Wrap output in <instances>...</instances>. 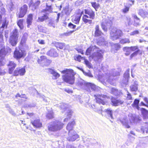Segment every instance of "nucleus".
<instances>
[{
  "label": "nucleus",
  "instance_id": "obj_1",
  "mask_svg": "<svg viewBox=\"0 0 148 148\" xmlns=\"http://www.w3.org/2000/svg\"><path fill=\"white\" fill-rule=\"evenodd\" d=\"M65 74L62 76L63 79L65 82L70 84H73L75 82V75L76 73L71 69H66L62 71Z\"/></svg>",
  "mask_w": 148,
  "mask_h": 148
},
{
  "label": "nucleus",
  "instance_id": "obj_2",
  "mask_svg": "<svg viewBox=\"0 0 148 148\" xmlns=\"http://www.w3.org/2000/svg\"><path fill=\"white\" fill-rule=\"evenodd\" d=\"M63 125V124L59 121L52 122L48 124V130L50 131L56 132L61 129Z\"/></svg>",
  "mask_w": 148,
  "mask_h": 148
},
{
  "label": "nucleus",
  "instance_id": "obj_3",
  "mask_svg": "<svg viewBox=\"0 0 148 148\" xmlns=\"http://www.w3.org/2000/svg\"><path fill=\"white\" fill-rule=\"evenodd\" d=\"M18 36V29H15L11 33L9 39L10 43L12 46H15L17 44Z\"/></svg>",
  "mask_w": 148,
  "mask_h": 148
},
{
  "label": "nucleus",
  "instance_id": "obj_4",
  "mask_svg": "<svg viewBox=\"0 0 148 148\" xmlns=\"http://www.w3.org/2000/svg\"><path fill=\"white\" fill-rule=\"evenodd\" d=\"M56 106L60 108L62 112H66V114H67L68 117H71L73 112L71 110L69 109L68 104L62 103L56 104Z\"/></svg>",
  "mask_w": 148,
  "mask_h": 148
},
{
  "label": "nucleus",
  "instance_id": "obj_5",
  "mask_svg": "<svg viewBox=\"0 0 148 148\" xmlns=\"http://www.w3.org/2000/svg\"><path fill=\"white\" fill-rule=\"evenodd\" d=\"M122 34V31L116 28H113L110 33L111 38L113 40L118 39Z\"/></svg>",
  "mask_w": 148,
  "mask_h": 148
},
{
  "label": "nucleus",
  "instance_id": "obj_6",
  "mask_svg": "<svg viewBox=\"0 0 148 148\" xmlns=\"http://www.w3.org/2000/svg\"><path fill=\"white\" fill-rule=\"evenodd\" d=\"M110 76L109 78L107 80V81L112 85H114L115 84V81L114 79L112 78L113 76H117L120 75V73L119 70L114 69L110 72Z\"/></svg>",
  "mask_w": 148,
  "mask_h": 148
},
{
  "label": "nucleus",
  "instance_id": "obj_7",
  "mask_svg": "<svg viewBox=\"0 0 148 148\" xmlns=\"http://www.w3.org/2000/svg\"><path fill=\"white\" fill-rule=\"evenodd\" d=\"M112 22L108 19L106 18L103 20L101 23V25L102 29L105 32H106L108 27L111 26Z\"/></svg>",
  "mask_w": 148,
  "mask_h": 148
},
{
  "label": "nucleus",
  "instance_id": "obj_8",
  "mask_svg": "<svg viewBox=\"0 0 148 148\" xmlns=\"http://www.w3.org/2000/svg\"><path fill=\"white\" fill-rule=\"evenodd\" d=\"M94 96L95 97L97 103L99 104H101L102 105L105 104L104 99L108 97L107 95L102 94L95 95Z\"/></svg>",
  "mask_w": 148,
  "mask_h": 148
},
{
  "label": "nucleus",
  "instance_id": "obj_9",
  "mask_svg": "<svg viewBox=\"0 0 148 148\" xmlns=\"http://www.w3.org/2000/svg\"><path fill=\"white\" fill-rule=\"evenodd\" d=\"M27 9V6L26 5H24L19 9V11L17 12L16 15L19 18L23 17L26 13Z\"/></svg>",
  "mask_w": 148,
  "mask_h": 148
},
{
  "label": "nucleus",
  "instance_id": "obj_10",
  "mask_svg": "<svg viewBox=\"0 0 148 148\" xmlns=\"http://www.w3.org/2000/svg\"><path fill=\"white\" fill-rule=\"evenodd\" d=\"M79 138V136L75 131L69 132L67 140L70 141H74Z\"/></svg>",
  "mask_w": 148,
  "mask_h": 148
},
{
  "label": "nucleus",
  "instance_id": "obj_11",
  "mask_svg": "<svg viewBox=\"0 0 148 148\" xmlns=\"http://www.w3.org/2000/svg\"><path fill=\"white\" fill-rule=\"evenodd\" d=\"M96 52L94 53L92 55V57L95 61H97L99 60H101L103 58L102 53H103L102 50L97 51Z\"/></svg>",
  "mask_w": 148,
  "mask_h": 148
},
{
  "label": "nucleus",
  "instance_id": "obj_12",
  "mask_svg": "<svg viewBox=\"0 0 148 148\" xmlns=\"http://www.w3.org/2000/svg\"><path fill=\"white\" fill-rule=\"evenodd\" d=\"M130 120L131 123H136L141 120V119L138 115L134 114H130L129 115Z\"/></svg>",
  "mask_w": 148,
  "mask_h": 148
},
{
  "label": "nucleus",
  "instance_id": "obj_13",
  "mask_svg": "<svg viewBox=\"0 0 148 148\" xmlns=\"http://www.w3.org/2000/svg\"><path fill=\"white\" fill-rule=\"evenodd\" d=\"M40 3L39 0H36L35 3H34L33 0H32L30 1L29 5L32 10H34L38 7Z\"/></svg>",
  "mask_w": 148,
  "mask_h": 148
},
{
  "label": "nucleus",
  "instance_id": "obj_14",
  "mask_svg": "<svg viewBox=\"0 0 148 148\" xmlns=\"http://www.w3.org/2000/svg\"><path fill=\"white\" fill-rule=\"evenodd\" d=\"M25 72V68H17L14 71V75L15 76H17L19 75L23 76L24 75Z\"/></svg>",
  "mask_w": 148,
  "mask_h": 148
},
{
  "label": "nucleus",
  "instance_id": "obj_15",
  "mask_svg": "<svg viewBox=\"0 0 148 148\" xmlns=\"http://www.w3.org/2000/svg\"><path fill=\"white\" fill-rule=\"evenodd\" d=\"M25 55V52L24 51L19 50L18 51L16 50L14 53V56L15 58L19 59L24 56Z\"/></svg>",
  "mask_w": 148,
  "mask_h": 148
},
{
  "label": "nucleus",
  "instance_id": "obj_16",
  "mask_svg": "<svg viewBox=\"0 0 148 148\" xmlns=\"http://www.w3.org/2000/svg\"><path fill=\"white\" fill-rule=\"evenodd\" d=\"M88 83H86L82 79H80L78 80L77 85L82 89L88 91L87 88V85Z\"/></svg>",
  "mask_w": 148,
  "mask_h": 148
},
{
  "label": "nucleus",
  "instance_id": "obj_17",
  "mask_svg": "<svg viewBox=\"0 0 148 148\" xmlns=\"http://www.w3.org/2000/svg\"><path fill=\"white\" fill-rule=\"evenodd\" d=\"M87 88L88 92H91L90 88L92 90L94 91L95 92L97 91L100 88L99 87H96V86L93 84L88 83L87 85Z\"/></svg>",
  "mask_w": 148,
  "mask_h": 148
},
{
  "label": "nucleus",
  "instance_id": "obj_18",
  "mask_svg": "<svg viewBox=\"0 0 148 148\" xmlns=\"http://www.w3.org/2000/svg\"><path fill=\"white\" fill-rule=\"evenodd\" d=\"M9 68V73L11 74L15 68L16 66V64L13 61H9V63L7 64Z\"/></svg>",
  "mask_w": 148,
  "mask_h": 148
},
{
  "label": "nucleus",
  "instance_id": "obj_19",
  "mask_svg": "<svg viewBox=\"0 0 148 148\" xmlns=\"http://www.w3.org/2000/svg\"><path fill=\"white\" fill-rule=\"evenodd\" d=\"M85 13L88 15L90 18L93 19L95 18V12L90 9H85Z\"/></svg>",
  "mask_w": 148,
  "mask_h": 148
},
{
  "label": "nucleus",
  "instance_id": "obj_20",
  "mask_svg": "<svg viewBox=\"0 0 148 148\" xmlns=\"http://www.w3.org/2000/svg\"><path fill=\"white\" fill-rule=\"evenodd\" d=\"M81 16V15L80 14H74L72 17V21L74 23L78 24Z\"/></svg>",
  "mask_w": 148,
  "mask_h": 148
},
{
  "label": "nucleus",
  "instance_id": "obj_21",
  "mask_svg": "<svg viewBox=\"0 0 148 148\" xmlns=\"http://www.w3.org/2000/svg\"><path fill=\"white\" fill-rule=\"evenodd\" d=\"M47 54L51 57H57L58 55L56 50L53 49H51L49 51H48Z\"/></svg>",
  "mask_w": 148,
  "mask_h": 148
},
{
  "label": "nucleus",
  "instance_id": "obj_22",
  "mask_svg": "<svg viewBox=\"0 0 148 148\" xmlns=\"http://www.w3.org/2000/svg\"><path fill=\"white\" fill-rule=\"evenodd\" d=\"M95 32L94 36L96 37H98L101 36L103 34V33L99 29V26L98 25H96L95 27Z\"/></svg>",
  "mask_w": 148,
  "mask_h": 148
},
{
  "label": "nucleus",
  "instance_id": "obj_23",
  "mask_svg": "<svg viewBox=\"0 0 148 148\" xmlns=\"http://www.w3.org/2000/svg\"><path fill=\"white\" fill-rule=\"evenodd\" d=\"M138 83L137 81L135 80L130 86V90L132 91L136 92L138 89Z\"/></svg>",
  "mask_w": 148,
  "mask_h": 148
},
{
  "label": "nucleus",
  "instance_id": "obj_24",
  "mask_svg": "<svg viewBox=\"0 0 148 148\" xmlns=\"http://www.w3.org/2000/svg\"><path fill=\"white\" fill-rule=\"evenodd\" d=\"M31 123L33 125L36 127L39 128L42 126V123L40 122V119H37L32 121Z\"/></svg>",
  "mask_w": 148,
  "mask_h": 148
},
{
  "label": "nucleus",
  "instance_id": "obj_25",
  "mask_svg": "<svg viewBox=\"0 0 148 148\" xmlns=\"http://www.w3.org/2000/svg\"><path fill=\"white\" fill-rule=\"evenodd\" d=\"M111 102L114 106H117L123 103V101L120 99H116L114 98L111 99Z\"/></svg>",
  "mask_w": 148,
  "mask_h": 148
},
{
  "label": "nucleus",
  "instance_id": "obj_26",
  "mask_svg": "<svg viewBox=\"0 0 148 148\" xmlns=\"http://www.w3.org/2000/svg\"><path fill=\"white\" fill-rule=\"evenodd\" d=\"M33 20V15L32 14H29L27 19L26 23L27 25V27H29L30 26L32 25V20Z\"/></svg>",
  "mask_w": 148,
  "mask_h": 148
},
{
  "label": "nucleus",
  "instance_id": "obj_27",
  "mask_svg": "<svg viewBox=\"0 0 148 148\" xmlns=\"http://www.w3.org/2000/svg\"><path fill=\"white\" fill-rule=\"evenodd\" d=\"M41 60L42 63H44L45 65H48L51 62V60L46 58V57L44 56H42L41 57Z\"/></svg>",
  "mask_w": 148,
  "mask_h": 148
},
{
  "label": "nucleus",
  "instance_id": "obj_28",
  "mask_svg": "<svg viewBox=\"0 0 148 148\" xmlns=\"http://www.w3.org/2000/svg\"><path fill=\"white\" fill-rule=\"evenodd\" d=\"M49 72L53 75V76L52 78L53 79H56L60 76V75L58 73L52 69H49Z\"/></svg>",
  "mask_w": 148,
  "mask_h": 148
},
{
  "label": "nucleus",
  "instance_id": "obj_29",
  "mask_svg": "<svg viewBox=\"0 0 148 148\" xmlns=\"http://www.w3.org/2000/svg\"><path fill=\"white\" fill-rule=\"evenodd\" d=\"M132 16L134 18V26H137L140 25V19L136 16V15L133 14Z\"/></svg>",
  "mask_w": 148,
  "mask_h": 148
},
{
  "label": "nucleus",
  "instance_id": "obj_30",
  "mask_svg": "<svg viewBox=\"0 0 148 148\" xmlns=\"http://www.w3.org/2000/svg\"><path fill=\"white\" fill-rule=\"evenodd\" d=\"M141 111L142 114L143 119H148V111L145 109L142 108L141 109Z\"/></svg>",
  "mask_w": 148,
  "mask_h": 148
},
{
  "label": "nucleus",
  "instance_id": "obj_31",
  "mask_svg": "<svg viewBox=\"0 0 148 148\" xmlns=\"http://www.w3.org/2000/svg\"><path fill=\"white\" fill-rule=\"evenodd\" d=\"M138 14L143 18L148 17V12L145 11L142 9L139 10Z\"/></svg>",
  "mask_w": 148,
  "mask_h": 148
},
{
  "label": "nucleus",
  "instance_id": "obj_32",
  "mask_svg": "<svg viewBox=\"0 0 148 148\" xmlns=\"http://www.w3.org/2000/svg\"><path fill=\"white\" fill-rule=\"evenodd\" d=\"M89 16L87 15H84L83 16L82 19L83 22L85 23L86 24L88 23L89 24H91L92 23V21L91 20L88 19L87 18H88Z\"/></svg>",
  "mask_w": 148,
  "mask_h": 148
},
{
  "label": "nucleus",
  "instance_id": "obj_33",
  "mask_svg": "<svg viewBox=\"0 0 148 148\" xmlns=\"http://www.w3.org/2000/svg\"><path fill=\"white\" fill-rule=\"evenodd\" d=\"M75 123V122L73 121L68 124L66 126V129L69 130V132L70 131H74L72 129Z\"/></svg>",
  "mask_w": 148,
  "mask_h": 148
},
{
  "label": "nucleus",
  "instance_id": "obj_34",
  "mask_svg": "<svg viewBox=\"0 0 148 148\" xmlns=\"http://www.w3.org/2000/svg\"><path fill=\"white\" fill-rule=\"evenodd\" d=\"M97 49V47L96 46H90L86 50V55H89L90 54L92 50H94V49Z\"/></svg>",
  "mask_w": 148,
  "mask_h": 148
},
{
  "label": "nucleus",
  "instance_id": "obj_35",
  "mask_svg": "<svg viewBox=\"0 0 148 148\" xmlns=\"http://www.w3.org/2000/svg\"><path fill=\"white\" fill-rule=\"evenodd\" d=\"M104 111L106 113L109 117L112 119H113L112 116L113 112L110 108H108L107 109H106Z\"/></svg>",
  "mask_w": 148,
  "mask_h": 148
},
{
  "label": "nucleus",
  "instance_id": "obj_36",
  "mask_svg": "<svg viewBox=\"0 0 148 148\" xmlns=\"http://www.w3.org/2000/svg\"><path fill=\"white\" fill-rule=\"evenodd\" d=\"M47 13L46 14H43V15L39 17L38 18V20L39 21L43 22L45 20H46L48 18V17L47 16Z\"/></svg>",
  "mask_w": 148,
  "mask_h": 148
},
{
  "label": "nucleus",
  "instance_id": "obj_37",
  "mask_svg": "<svg viewBox=\"0 0 148 148\" xmlns=\"http://www.w3.org/2000/svg\"><path fill=\"white\" fill-rule=\"evenodd\" d=\"M7 53L5 48H2L0 50V57L1 58H3Z\"/></svg>",
  "mask_w": 148,
  "mask_h": 148
},
{
  "label": "nucleus",
  "instance_id": "obj_38",
  "mask_svg": "<svg viewBox=\"0 0 148 148\" xmlns=\"http://www.w3.org/2000/svg\"><path fill=\"white\" fill-rule=\"evenodd\" d=\"M123 50L125 52V55L127 56L129 55L131 51L130 47H124L123 48Z\"/></svg>",
  "mask_w": 148,
  "mask_h": 148
},
{
  "label": "nucleus",
  "instance_id": "obj_39",
  "mask_svg": "<svg viewBox=\"0 0 148 148\" xmlns=\"http://www.w3.org/2000/svg\"><path fill=\"white\" fill-rule=\"evenodd\" d=\"M139 101V100L137 99H135L132 105V106L133 107H134L136 108L139 110V107L138 106V103Z\"/></svg>",
  "mask_w": 148,
  "mask_h": 148
},
{
  "label": "nucleus",
  "instance_id": "obj_40",
  "mask_svg": "<svg viewBox=\"0 0 148 148\" xmlns=\"http://www.w3.org/2000/svg\"><path fill=\"white\" fill-rule=\"evenodd\" d=\"M23 19H21L17 21V25L21 29H23L24 28V26L23 25Z\"/></svg>",
  "mask_w": 148,
  "mask_h": 148
},
{
  "label": "nucleus",
  "instance_id": "obj_41",
  "mask_svg": "<svg viewBox=\"0 0 148 148\" xmlns=\"http://www.w3.org/2000/svg\"><path fill=\"white\" fill-rule=\"evenodd\" d=\"M52 9L51 6H48L47 5H46V8L45 9L43 10L42 11V12H48L51 13L52 12Z\"/></svg>",
  "mask_w": 148,
  "mask_h": 148
},
{
  "label": "nucleus",
  "instance_id": "obj_42",
  "mask_svg": "<svg viewBox=\"0 0 148 148\" xmlns=\"http://www.w3.org/2000/svg\"><path fill=\"white\" fill-rule=\"evenodd\" d=\"M7 6L10 10L11 11H12L15 8L14 5L11 1L9 2H8Z\"/></svg>",
  "mask_w": 148,
  "mask_h": 148
},
{
  "label": "nucleus",
  "instance_id": "obj_43",
  "mask_svg": "<svg viewBox=\"0 0 148 148\" xmlns=\"http://www.w3.org/2000/svg\"><path fill=\"white\" fill-rule=\"evenodd\" d=\"M125 23L127 26H130L132 24V22L131 21V18L130 17H126L125 19Z\"/></svg>",
  "mask_w": 148,
  "mask_h": 148
},
{
  "label": "nucleus",
  "instance_id": "obj_44",
  "mask_svg": "<svg viewBox=\"0 0 148 148\" xmlns=\"http://www.w3.org/2000/svg\"><path fill=\"white\" fill-rule=\"evenodd\" d=\"M56 46L57 48L62 49L65 47V44L63 43L57 42L56 44Z\"/></svg>",
  "mask_w": 148,
  "mask_h": 148
},
{
  "label": "nucleus",
  "instance_id": "obj_45",
  "mask_svg": "<svg viewBox=\"0 0 148 148\" xmlns=\"http://www.w3.org/2000/svg\"><path fill=\"white\" fill-rule=\"evenodd\" d=\"M98 43H99V45H107L108 43L103 38H102L101 40H100Z\"/></svg>",
  "mask_w": 148,
  "mask_h": 148
},
{
  "label": "nucleus",
  "instance_id": "obj_46",
  "mask_svg": "<svg viewBox=\"0 0 148 148\" xmlns=\"http://www.w3.org/2000/svg\"><path fill=\"white\" fill-rule=\"evenodd\" d=\"M129 71L130 69H128L126 70L124 74V77L125 79H128V78L129 77Z\"/></svg>",
  "mask_w": 148,
  "mask_h": 148
},
{
  "label": "nucleus",
  "instance_id": "obj_47",
  "mask_svg": "<svg viewBox=\"0 0 148 148\" xmlns=\"http://www.w3.org/2000/svg\"><path fill=\"white\" fill-rule=\"evenodd\" d=\"M7 26V23L6 22V20L5 19H4L2 23V25L1 28H6Z\"/></svg>",
  "mask_w": 148,
  "mask_h": 148
},
{
  "label": "nucleus",
  "instance_id": "obj_48",
  "mask_svg": "<svg viewBox=\"0 0 148 148\" xmlns=\"http://www.w3.org/2000/svg\"><path fill=\"white\" fill-rule=\"evenodd\" d=\"M53 114L52 111H51L50 112H49V113L47 115V117L49 119H51L53 117Z\"/></svg>",
  "mask_w": 148,
  "mask_h": 148
},
{
  "label": "nucleus",
  "instance_id": "obj_49",
  "mask_svg": "<svg viewBox=\"0 0 148 148\" xmlns=\"http://www.w3.org/2000/svg\"><path fill=\"white\" fill-rule=\"evenodd\" d=\"M91 4L92 6L96 10L98 8L99 6V4L98 3H97L95 2H91Z\"/></svg>",
  "mask_w": 148,
  "mask_h": 148
},
{
  "label": "nucleus",
  "instance_id": "obj_50",
  "mask_svg": "<svg viewBox=\"0 0 148 148\" xmlns=\"http://www.w3.org/2000/svg\"><path fill=\"white\" fill-rule=\"evenodd\" d=\"M111 93L116 96L118 95V91L117 89L113 88L111 89Z\"/></svg>",
  "mask_w": 148,
  "mask_h": 148
},
{
  "label": "nucleus",
  "instance_id": "obj_51",
  "mask_svg": "<svg viewBox=\"0 0 148 148\" xmlns=\"http://www.w3.org/2000/svg\"><path fill=\"white\" fill-rule=\"evenodd\" d=\"M130 42V41L128 39L125 38L121 40L120 41V42L123 44L126 43H129Z\"/></svg>",
  "mask_w": 148,
  "mask_h": 148
},
{
  "label": "nucleus",
  "instance_id": "obj_52",
  "mask_svg": "<svg viewBox=\"0 0 148 148\" xmlns=\"http://www.w3.org/2000/svg\"><path fill=\"white\" fill-rule=\"evenodd\" d=\"M64 11L65 14L67 15H69L71 12V10L69 9L68 7H66Z\"/></svg>",
  "mask_w": 148,
  "mask_h": 148
},
{
  "label": "nucleus",
  "instance_id": "obj_53",
  "mask_svg": "<svg viewBox=\"0 0 148 148\" xmlns=\"http://www.w3.org/2000/svg\"><path fill=\"white\" fill-rule=\"evenodd\" d=\"M121 123L127 128H129L130 126L128 125L127 123L125 120L123 121H120Z\"/></svg>",
  "mask_w": 148,
  "mask_h": 148
},
{
  "label": "nucleus",
  "instance_id": "obj_54",
  "mask_svg": "<svg viewBox=\"0 0 148 148\" xmlns=\"http://www.w3.org/2000/svg\"><path fill=\"white\" fill-rule=\"evenodd\" d=\"M8 111L9 113L13 116H17V115L16 114V113L12 108L9 109Z\"/></svg>",
  "mask_w": 148,
  "mask_h": 148
},
{
  "label": "nucleus",
  "instance_id": "obj_55",
  "mask_svg": "<svg viewBox=\"0 0 148 148\" xmlns=\"http://www.w3.org/2000/svg\"><path fill=\"white\" fill-rule=\"evenodd\" d=\"M48 25L49 26L52 27L53 28H55V25L54 23V21L52 20H51L49 22L48 24Z\"/></svg>",
  "mask_w": 148,
  "mask_h": 148
},
{
  "label": "nucleus",
  "instance_id": "obj_56",
  "mask_svg": "<svg viewBox=\"0 0 148 148\" xmlns=\"http://www.w3.org/2000/svg\"><path fill=\"white\" fill-rule=\"evenodd\" d=\"M128 81V79H125L123 80H122L121 82V84L123 86H126L127 84Z\"/></svg>",
  "mask_w": 148,
  "mask_h": 148
},
{
  "label": "nucleus",
  "instance_id": "obj_57",
  "mask_svg": "<svg viewBox=\"0 0 148 148\" xmlns=\"http://www.w3.org/2000/svg\"><path fill=\"white\" fill-rule=\"evenodd\" d=\"M112 47L113 48H114L116 51H117L120 48V45L118 44L114 45Z\"/></svg>",
  "mask_w": 148,
  "mask_h": 148
},
{
  "label": "nucleus",
  "instance_id": "obj_58",
  "mask_svg": "<svg viewBox=\"0 0 148 148\" xmlns=\"http://www.w3.org/2000/svg\"><path fill=\"white\" fill-rule=\"evenodd\" d=\"M84 62L85 64L89 68H90L91 67V65L90 63L87 60H85Z\"/></svg>",
  "mask_w": 148,
  "mask_h": 148
},
{
  "label": "nucleus",
  "instance_id": "obj_59",
  "mask_svg": "<svg viewBox=\"0 0 148 148\" xmlns=\"http://www.w3.org/2000/svg\"><path fill=\"white\" fill-rule=\"evenodd\" d=\"M68 27L70 28L75 29L76 28V26L73 25L72 23H70L69 24Z\"/></svg>",
  "mask_w": 148,
  "mask_h": 148
},
{
  "label": "nucleus",
  "instance_id": "obj_60",
  "mask_svg": "<svg viewBox=\"0 0 148 148\" xmlns=\"http://www.w3.org/2000/svg\"><path fill=\"white\" fill-rule=\"evenodd\" d=\"M145 145L144 143H141L137 145L136 148H145Z\"/></svg>",
  "mask_w": 148,
  "mask_h": 148
},
{
  "label": "nucleus",
  "instance_id": "obj_61",
  "mask_svg": "<svg viewBox=\"0 0 148 148\" xmlns=\"http://www.w3.org/2000/svg\"><path fill=\"white\" fill-rule=\"evenodd\" d=\"M74 31H70L68 32H66L63 34V36H70L71 34Z\"/></svg>",
  "mask_w": 148,
  "mask_h": 148
},
{
  "label": "nucleus",
  "instance_id": "obj_62",
  "mask_svg": "<svg viewBox=\"0 0 148 148\" xmlns=\"http://www.w3.org/2000/svg\"><path fill=\"white\" fill-rule=\"evenodd\" d=\"M139 32L138 30H135L133 31L132 32L130 33V35L131 36H133L136 34H138Z\"/></svg>",
  "mask_w": 148,
  "mask_h": 148
},
{
  "label": "nucleus",
  "instance_id": "obj_63",
  "mask_svg": "<svg viewBox=\"0 0 148 148\" xmlns=\"http://www.w3.org/2000/svg\"><path fill=\"white\" fill-rule=\"evenodd\" d=\"M140 50L139 49H138L136 51H135L133 53H132L130 56L131 58H132L134 56H136Z\"/></svg>",
  "mask_w": 148,
  "mask_h": 148
},
{
  "label": "nucleus",
  "instance_id": "obj_64",
  "mask_svg": "<svg viewBox=\"0 0 148 148\" xmlns=\"http://www.w3.org/2000/svg\"><path fill=\"white\" fill-rule=\"evenodd\" d=\"M130 48L131 49V51H135L136 50H137L138 49V47L137 46H134L133 47H130Z\"/></svg>",
  "mask_w": 148,
  "mask_h": 148
}]
</instances>
